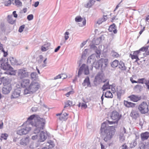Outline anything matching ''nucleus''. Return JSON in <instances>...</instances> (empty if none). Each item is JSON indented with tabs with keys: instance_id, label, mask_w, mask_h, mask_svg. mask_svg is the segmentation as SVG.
Instances as JSON below:
<instances>
[{
	"instance_id": "nucleus-1",
	"label": "nucleus",
	"mask_w": 149,
	"mask_h": 149,
	"mask_svg": "<svg viewBox=\"0 0 149 149\" xmlns=\"http://www.w3.org/2000/svg\"><path fill=\"white\" fill-rule=\"evenodd\" d=\"M45 124V120L42 118L37 117L34 119V121L30 123L29 126H34L35 127L34 130V134L38 133L41 130L44 129Z\"/></svg>"
},
{
	"instance_id": "nucleus-2",
	"label": "nucleus",
	"mask_w": 149,
	"mask_h": 149,
	"mask_svg": "<svg viewBox=\"0 0 149 149\" xmlns=\"http://www.w3.org/2000/svg\"><path fill=\"white\" fill-rule=\"evenodd\" d=\"M115 125L109 126L104 132L101 133L105 142L110 140L113 137L115 133Z\"/></svg>"
},
{
	"instance_id": "nucleus-3",
	"label": "nucleus",
	"mask_w": 149,
	"mask_h": 149,
	"mask_svg": "<svg viewBox=\"0 0 149 149\" xmlns=\"http://www.w3.org/2000/svg\"><path fill=\"white\" fill-rule=\"evenodd\" d=\"M108 65L107 59H101L96 62H95L93 65L96 69L101 68L102 71L104 70Z\"/></svg>"
},
{
	"instance_id": "nucleus-4",
	"label": "nucleus",
	"mask_w": 149,
	"mask_h": 149,
	"mask_svg": "<svg viewBox=\"0 0 149 149\" xmlns=\"http://www.w3.org/2000/svg\"><path fill=\"white\" fill-rule=\"evenodd\" d=\"M0 66L2 69L5 70H13V68L8 64V59L6 60L4 58H2L0 60Z\"/></svg>"
},
{
	"instance_id": "nucleus-5",
	"label": "nucleus",
	"mask_w": 149,
	"mask_h": 149,
	"mask_svg": "<svg viewBox=\"0 0 149 149\" xmlns=\"http://www.w3.org/2000/svg\"><path fill=\"white\" fill-rule=\"evenodd\" d=\"M30 73L29 72L27 71L26 68H23L18 70L17 75L18 77L22 79L25 77H28Z\"/></svg>"
},
{
	"instance_id": "nucleus-6",
	"label": "nucleus",
	"mask_w": 149,
	"mask_h": 149,
	"mask_svg": "<svg viewBox=\"0 0 149 149\" xmlns=\"http://www.w3.org/2000/svg\"><path fill=\"white\" fill-rule=\"evenodd\" d=\"M31 129V127L29 126V125L27 124L25 126V124H24L23 126H22L21 129L17 131V134L20 135L26 134H27Z\"/></svg>"
},
{
	"instance_id": "nucleus-7",
	"label": "nucleus",
	"mask_w": 149,
	"mask_h": 149,
	"mask_svg": "<svg viewBox=\"0 0 149 149\" xmlns=\"http://www.w3.org/2000/svg\"><path fill=\"white\" fill-rule=\"evenodd\" d=\"M138 109L139 111L142 114L148 113L149 110L148 105L144 102H143L139 105Z\"/></svg>"
},
{
	"instance_id": "nucleus-8",
	"label": "nucleus",
	"mask_w": 149,
	"mask_h": 149,
	"mask_svg": "<svg viewBox=\"0 0 149 149\" xmlns=\"http://www.w3.org/2000/svg\"><path fill=\"white\" fill-rule=\"evenodd\" d=\"M111 118L113 120H115V121H108L109 123H111L112 124H117L118 121L119 120L120 118V116L119 113L115 111H113L110 115Z\"/></svg>"
},
{
	"instance_id": "nucleus-9",
	"label": "nucleus",
	"mask_w": 149,
	"mask_h": 149,
	"mask_svg": "<svg viewBox=\"0 0 149 149\" xmlns=\"http://www.w3.org/2000/svg\"><path fill=\"white\" fill-rule=\"evenodd\" d=\"M29 88L31 93H33L37 91L40 87L39 84L36 82H32L29 86Z\"/></svg>"
},
{
	"instance_id": "nucleus-10",
	"label": "nucleus",
	"mask_w": 149,
	"mask_h": 149,
	"mask_svg": "<svg viewBox=\"0 0 149 149\" xmlns=\"http://www.w3.org/2000/svg\"><path fill=\"white\" fill-rule=\"evenodd\" d=\"M21 88H17L14 89L12 92L11 96V98H18L20 95Z\"/></svg>"
},
{
	"instance_id": "nucleus-11",
	"label": "nucleus",
	"mask_w": 149,
	"mask_h": 149,
	"mask_svg": "<svg viewBox=\"0 0 149 149\" xmlns=\"http://www.w3.org/2000/svg\"><path fill=\"white\" fill-rule=\"evenodd\" d=\"M95 56V54H93L89 57L87 59V64L88 65H90L92 67V69L93 68V65L96 60Z\"/></svg>"
},
{
	"instance_id": "nucleus-12",
	"label": "nucleus",
	"mask_w": 149,
	"mask_h": 149,
	"mask_svg": "<svg viewBox=\"0 0 149 149\" xmlns=\"http://www.w3.org/2000/svg\"><path fill=\"white\" fill-rule=\"evenodd\" d=\"M39 134L38 142H42L45 141L47 138V135L46 133L43 131L40 132Z\"/></svg>"
},
{
	"instance_id": "nucleus-13",
	"label": "nucleus",
	"mask_w": 149,
	"mask_h": 149,
	"mask_svg": "<svg viewBox=\"0 0 149 149\" xmlns=\"http://www.w3.org/2000/svg\"><path fill=\"white\" fill-rule=\"evenodd\" d=\"M12 89L11 84H8L7 85H4L2 88V93L4 94H7L10 93Z\"/></svg>"
},
{
	"instance_id": "nucleus-14",
	"label": "nucleus",
	"mask_w": 149,
	"mask_h": 149,
	"mask_svg": "<svg viewBox=\"0 0 149 149\" xmlns=\"http://www.w3.org/2000/svg\"><path fill=\"white\" fill-rule=\"evenodd\" d=\"M1 83H2L4 86L8 84H11L10 83V80L7 77H2L0 78Z\"/></svg>"
},
{
	"instance_id": "nucleus-15",
	"label": "nucleus",
	"mask_w": 149,
	"mask_h": 149,
	"mask_svg": "<svg viewBox=\"0 0 149 149\" xmlns=\"http://www.w3.org/2000/svg\"><path fill=\"white\" fill-rule=\"evenodd\" d=\"M102 74L98 73L97 76L95 77L94 80L95 84H96L97 83H100L102 81Z\"/></svg>"
},
{
	"instance_id": "nucleus-16",
	"label": "nucleus",
	"mask_w": 149,
	"mask_h": 149,
	"mask_svg": "<svg viewBox=\"0 0 149 149\" xmlns=\"http://www.w3.org/2000/svg\"><path fill=\"white\" fill-rule=\"evenodd\" d=\"M108 124L111 125L112 124L111 123H110V124L109 123L108 121L107 122H105L102 124L100 129L101 133L106 130L107 128L109 126H108V127H107Z\"/></svg>"
},
{
	"instance_id": "nucleus-17",
	"label": "nucleus",
	"mask_w": 149,
	"mask_h": 149,
	"mask_svg": "<svg viewBox=\"0 0 149 149\" xmlns=\"http://www.w3.org/2000/svg\"><path fill=\"white\" fill-rule=\"evenodd\" d=\"M130 116L132 118L136 119L139 117V114L137 111L133 110L130 114Z\"/></svg>"
},
{
	"instance_id": "nucleus-18",
	"label": "nucleus",
	"mask_w": 149,
	"mask_h": 149,
	"mask_svg": "<svg viewBox=\"0 0 149 149\" xmlns=\"http://www.w3.org/2000/svg\"><path fill=\"white\" fill-rule=\"evenodd\" d=\"M149 47V46H146V47H142L139 50L134 51L133 53V54L137 55L140 53L141 51L146 52L147 51Z\"/></svg>"
},
{
	"instance_id": "nucleus-19",
	"label": "nucleus",
	"mask_w": 149,
	"mask_h": 149,
	"mask_svg": "<svg viewBox=\"0 0 149 149\" xmlns=\"http://www.w3.org/2000/svg\"><path fill=\"white\" fill-rule=\"evenodd\" d=\"M137 81L138 83L145 84L147 87V88L149 89V80L147 81L145 78H142L139 79Z\"/></svg>"
},
{
	"instance_id": "nucleus-20",
	"label": "nucleus",
	"mask_w": 149,
	"mask_h": 149,
	"mask_svg": "<svg viewBox=\"0 0 149 149\" xmlns=\"http://www.w3.org/2000/svg\"><path fill=\"white\" fill-rule=\"evenodd\" d=\"M29 142V137L26 136L22 138L20 141V143L21 145H26Z\"/></svg>"
},
{
	"instance_id": "nucleus-21",
	"label": "nucleus",
	"mask_w": 149,
	"mask_h": 149,
	"mask_svg": "<svg viewBox=\"0 0 149 149\" xmlns=\"http://www.w3.org/2000/svg\"><path fill=\"white\" fill-rule=\"evenodd\" d=\"M149 137V133L148 132H145L142 133L141 134V137L142 140L144 141L147 139Z\"/></svg>"
},
{
	"instance_id": "nucleus-22",
	"label": "nucleus",
	"mask_w": 149,
	"mask_h": 149,
	"mask_svg": "<svg viewBox=\"0 0 149 149\" xmlns=\"http://www.w3.org/2000/svg\"><path fill=\"white\" fill-rule=\"evenodd\" d=\"M30 83L29 79H23L21 84V85L23 88L26 87L29 85Z\"/></svg>"
},
{
	"instance_id": "nucleus-23",
	"label": "nucleus",
	"mask_w": 149,
	"mask_h": 149,
	"mask_svg": "<svg viewBox=\"0 0 149 149\" xmlns=\"http://www.w3.org/2000/svg\"><path fill=\"white\" fill-rule=\"evenodd\" d=\"M10 61L12 65H19L21 63H19L15 58L11 57L9 58Z\"/></svg>"
},
{
	"instance_id": "nucleus-24",
	"label": "nucleus",
	"mask_w": 149,
	"mask_h": 149,
	"mask_svg": "<svg viewBox=\"0 0 149 149\" xmlns=\"http://www.w3.org/2000/svg\"><path fill=\"white\" fill-rule=\"evenodd\" d=\"M129 97L130 98L131 100L134 102H137L141 99V97L137 96L132 95L130 96Z\"/></svg>"
},
{
	"instance_id": "nucleus-25",
	"label": "nucleus",
	"mask_w": 149,
	"mask_h": 149,
	"mask_svg": "<svg viewBox=\"0 0 149 149\" xmlns=\"http://www.w3.org/2000/svg\"><path fill=\"white\" fill-rule=\"evenodd\" d=\"M86 84L87 87H91L90 82L89 80V79L88 77H87L84 81V82L82 83V85L84 86Z\"/></svg>"
},
{
	"instance_id": "nucleus-26",
	"label": "nucleus",
	"mask_w": 149,
	"mask_h": 149,
	"mask_svg": "<svg viewBox=\"0 0 149 149\" xmlns=\"http://www.w3.org/2000/svg\"><path fill=\"white\" fill-rule=\"evenodd\" d=\"M95 1V0H89L84 6L86 8H90L94 4Z\"/></svg>"
},
{
	"instance_id": "nucleus-27",
	"label": "nucleus",
	"mask_w": 149,
	"mask_h": 149,
	"mask_svg": "<svg viewBox=\"0 0 149 149\" xmlns=\"http://www.w3.org/2000/svg\"><path fill=\"white\" fill-rule=\"evenodd\" d=\"M125 105L128 107H135V104L127 101H125L124 102Z\"/></svg>"
},
{
	"instance_id": "nucleus-28",
	"label": "nucleus",
	"mask_w": 149,
	"mask_h": 149,
	"mask_svg": "<svg viewBox=\"0 0 149 149\" xmlns=\"http://www.w3.org/2000/svg\"><path fill=\"white\" fill-rule=\"evenodd\" d=\"M85 66V64H83L81 67L79 68L78 73L77 77H79L83 73V69L84 67Z\"/></svg>"
},
{
	"instance_id": "nucleus-29",
	"label": "nucleus",
	"mask_w": 149,
	"mask_h": 149,
	"mask_svg": "<svg viewBox=\"0 0 149 149\" xmlns=\"http://www.w3.org/2000/svg\"><path fill=\"white\" fill-rule=\"evenodd\" d=\"M36 118H37V117H36L34 115L31 116L28 118V120L27 121V124L29 125V124H30V123L31 122L32 123L33 121H34V119Z\"/></svg>"
},
{
	"instance_id": "nucleus-30",
	"label": "nucleus",
	"mask_w": 149,
	"mask_h": 149,
	"mask_svg": "<svg viewBox=\"0 0 149 149\" xmlns=\"http://www.w3.org/2000/svg\"><path fill=\"white\" fill-rule=\"evenodd\" d=\"M111 22H114L116 23L117 24H118V23L119 26H120L121 24L120 21L118 19V18L116 17V16H115L113 17L112 18Z\"/></svg>"
},
{
	"instance_id": "nucleus-31",
	"label": "nucleus",
	"mask_w": 149,
	"mask_h": 149,
	"mask_svg": "<svg viewBox=\"0 0 149 149\" xmlns=\"http://www.w3.org/2000/svg\"><path fill=\"white\" fill-rule=\"evenodd\" d=\"M110 86H111L109 84V81H108L106 83L103 85L102 89H103V91H104L106 89H110Z\"/></svg>"
},
{
	"instance_id": "nucleus-32",
	"label": "nucleus",
	"mask_w": 149,
	"mask_h": 149,
	"mask_svg": "<svg viewBox=\"0 0 149 149\" xmlns=\"http://www.w3.org/2000/svg\"><path fill=\"white\" fill-rule=\"evenodd\" d=\"M119 68L122 70H125L126 67L125 66V64L122 61H120L119 64Z\"/></svg>"
},
{
	"instance_id": "nucleus-33",
	"label": "nucleus",
	"mask_w": 149,
	"mask_h": 149,
	"mask_svg": "<svg viewBox=\"0 0 149 149\" xmlns=\"http://www.w3.org/2000/svg\"><path fill=\"white\" fill-rule=\"evenodd\" d=\"M104 96L107 98H112L113 97V95L110 91H107L105 93Z\"/></svg>"
},
{
	"instance_id": "nucleus-34",
	"label": "nucleus",
	"mask_w": 149,
	"mask_h": 149,
	"mask_svg": "<svg viewBox=\"0 0 149 149\" xmlns=\"http://www.w3.org/2000/svg\"><path fill=\"white\" fill-rule=\"evenodd\" d=\"M146 143L140 142L139 143L138 149H145L146 146Z\"/></svg>"
},
{
	"instance_id": "nucleus-35",
	"label": "nucleus",
	"mask_w": 149,
	"mask_h": 149,
	"mask_svg": "<svg viewBox=\"0 0 149 149\" xmlns=\"http://www.w3.org/2000/svg\"><path fill=\"white\" fill-rule=\"evenodd\" d=\"M118 64V61L117 60H115L111 63V65L113 68H114L117 67Z\"/></svg>"
},
{
	"instance_id": "nucleus-36",
	"label": "nucleus",
	"mask_w": 149,
	"mask_h": 149,
	"mask_svg": "<svg viewBox=\"0 0 149 149\" xmlns=\"http://www.w3.org/2000/svg\"><path fill=\"white\" fill-rule=\"evenodd\" d=\"M83 70H84V74L85 75L88 74L89 73V70L88 65L86 66L85 65V66Z\"/></svg>"
},
{
	"instance_id": "nucleus-37",
	"label": "nucleus",
	"mask_w": 149,
	"mask_h": 149,
	"mask_svg": "<svg viewBox=\"0 0 149 149\" xmlns=\"http://www.w3.org/2000/svg\"><path fill=\"white\" fill-rule=\"evenodd\" d=\"M8 21L10 24H13L15 21L12 19V15H8Z\"/></svg>"
},
{
	"instance_id": "nucleus-38",
	"label": "nucleus",
	"mask_w": 149,
	"mask_h": 149,
	"mask_svg": "<svg viewBox=\"0 0 149 149\" xmlns=\"http://www.w3.org/2000/svg\"><path fill=\"white\" fill-rule=\"evenodd\" d=\"M37 77L36 72H32L31 74V78L33 80H35Z\"/></svg>"
},
{
	"instance_id": "nucleus-39",
	"label": "nucleus",
	"mask_w": 149,
	"mask_h": 149,
	"mask_svg": "<svg viewBox=\"0 0 149 149\" xmlns=\"http://www.w3.org/2000/svg\"><path fill=\"white\" fill-rule=\"evenodd\" d=\"M68 115V114L65 113L62 115H61V116L59 118V119L60 120H65L66 118H65V117L67 116Z\"/></svg>"
},
{
	"instance_id": "nucleus-40",
	"label": "nucleus",
	"mask_w": 149,
	"mask_h": 149,
	"mask_svg": "<svg viewBox=\"0 0 149 149\" xmlns=\"http://www.w3.org/2000/svg\"><path fill=\"white\" fill-rule=\"evenodd\" d=\"M39 109L38 108L37 105L35 106L34 107H32L31 109V111L32 112H36L39 111Z\"/></svg>"
},
{
	"instance_id": "nucleus-41",
	"label": "nucleus",
	"mask_w": 149,
	"mask_h": 149,
	"mask_svg": "<svg viewBox=\"0 0 149 149\" xmlns=\"http://www.w3.org/2000/svg\"><path fill=\"white\" fill-rule=\"evenodd\" d=\"M116 28V26L115 24L113 23L111 25L109 28V30L110 32H112L113 30Z\"/></svg>"
},
{
	"instance_id": "nucleus-42",
	"label": "nucleus",
	"mask_w": 149,
	"mask_h": 149,
	"mask_svg": "<svg viewBox=\"0 0 149 149\" xmlns=\"http://www.w3.org/2000/svg\"><path fill=\"white\" fill-rule=\"evenodd\" d=\"M120 141L121 142H123L125 140V137L123 133H120L119 136Z\"/></svg>"
},
{
	"instance_id": "nucleus-43",
	"label": "nucleus",
	"mask_w": 149,
	"mask_h": 149,
	"mask_svg": "<svg viewBox=\"0 0 149 149\" xmlns=\"http://www.w3.org/2000/svg\"><path fill=\"white\" fill-rule=\"evenodd\" d=\"M143 86L139 85H136L134 87L135 90L136 91H140L142 89Z\"/></svg>"
},
{
	"instance_id": "nucleus-44",
	"label": "nucleus",
	"mask_w": 149,
	"mask_h": 149,
	"mask_svg": "<svg viewBox=\"0 0 149 149\" xmlns=\"http://www.w3.org/2000/svg\"><path fill=\"white\" fill-rule=\"evenodd\" d=\"M95 52L97 54V55H96L95 54V56L97 58H99L100 57V54L101 53V51L100 49H97L96 50H95Z\"/></svg>"
},
{
	"instance_id": "nucleus-45",
	"label": "nucleus",
	"mask_w": 149,
	"mask_h": 149,
	"mask_svg": "<svg viewBox=\"0 0 149 149\" xmlns=\"http://www.w3.org/2000/svg\"><path fill=\"white\" fill-rule=\"evenodd\" d=\"M14 3L16 6H21L22 5V2L19 0H15L14 1Z\"/></svg>"
},
{
	"instance_id": "nucleus-46",
	"label": "nucleus",
	"mask_w": 149,
	"mask_h": 149,
	"mask_svg": "<svg viewBox=\"0 0 149 149\" xmlns=\"http://www.w3.org/2000/svg\"><path fill=\"white\" fill-rule=\"evenodd\" d=\"M75 20L76 22H80L82 21L83 19L81 16H78L75 17Z\"/></svg>"
},
{
	"instance_id": "nucleus-47",
	"label": "nucleus",
	"mask_w": 149,
	"mask_h": 149,
	"mask_svg": "<svg viewBox=\"0 0 149 149\" xmlns=\"http://www.w3.org/2000/svg\"><path fill=\"white\" fill-rule=\"evenodd\" d=\"M39 133L35 134H36L34 135H33L32 136L31 139L33 140L37 139L38 141V138H39Z\"/></svg>"
},
{
	"instance_id": "nucleus-48",
	"label": "nucleus",
	"mask_w": 149,
	"mask_h": 149,
	"mask_svg": "<svg viewBox=\"0 0 149 149\" xmlns=\"http://www.w3.org/2000/svg\"><path fill=\"white\" fill-rule=\"evenodd\" d=\"M111 54L112 56L115 57H119V55L116 52L112 51L111 52Z\"/></svg>"
},
{
	"instance_id": "nucleus-49",
	"label": "nucleus",
	"mask_w": 149,
	"mask_h": 149,
	"mask_svg": "<svg viewBox=\"0 0 149 149\" xmlns=\"http://www.w3.org/2000/svg\"><path fill=\"white\" fill-rule=\"evenodd\" d=\"M31 93V91H30L29 87L28 88H26L24 90V94L25 95H27L28 94H30Z\"/></svg>"
},
{
	"instance_id": "nucleus-50",
	"label": "nucleus",
	"mask_w": 149,
	"mask_h": 149,
	"mask_svg": "<svg viewBox=\"0 0 149 149\" xmlns=\"http://www.w3.org/2000/svg\"><path fill=\"white\" fill-rule=\"evenodd\" d=\"M123 91L121 90H117V95L118 97H120L121 94L123 93Z\"/></svg>"
},
{
	"instance_id": "nucleus-51",
	"label": "nucleus",
	"mask_w": 149,
	"mask_h": 149,
	"mask_svg": "<svg viewBox=\"0 0 149 149\" xmlns=\"http://www.w3.org/2000/svg\"><path fill=\"white\" fill-rule=\"evenodd\" d=\"M69 33L68 32L66 31L65 32L64 34V38L65 39V40H67L68 38L69 37L68 36L69 35Z\"/></svg>"
},
{
	"instance_id": "nucleus-52",
	"label": "nucleus",
	"mask_w": 149,
	"mask_h": 149,
	"mask_svg": "<svg viewBox=\"0 0 149 149\" xmlns=\"http://www.w3.org/2000/svg\"><path fill=\"white\" fill-rule=\"evenodd\" d=\"M25 27V25H23L21 26L19 28L18 31L19 32H22L23 31V29H24Z\"/></svg>"
},
{
	"instance_id": "nucleus-53",
	"label": "nucleus",
	"mask_w": 149,
	"mask_h": 149,
	"mask_svg": "<svg viewBox=\"0 0 149 149\" xmlns=\"http://www.w3.org/2000/svg\"><path fill=\"white\" fill-rule=\"evenodd\" d=\"M33 16L32 14H30L27 16V19L29 20H31L33 19Z\"/></svg>"
},
{
	"instance_id": "nucleus-54",
	"label": "nucleus",
	"mask_w": 149,
	"mask_h": 149,
	"mask_svg": "<svg viewBox=\"0 0 149 149\" xmlns=\"http://www.w3.org/2000/svg\"><path fill=\"white\" fill-rule=\"evenodd\" d=\"M8 136V134H2L1 136V137L4 139L6 140V139L7 137Z\"/></svg>"
},
{
	"instance_id": "nucleus-55",
	"label": "nucleus",
	"mask_w": 149,
	"mask_h": 149,
	"mask_svg": "<svg viewBox=\"0 0 149 149\" xmlns=\"http://www.w3.org/2000/svg\"><path fill=\"white\" fill-rule=\"evenodd\" d=\"M103 22H104L103 18H100L98 20L97 22V23L98 24H101Z\"/></svg>"
},
{
	"instance_id": "nucleus-56",
	"label": "nucleus",
	"mask_w": 149,
	"mask_h": 149,
	"mask_svg": "<svg viewBox=\"0 0 149 149\" xmlns=\"http://www.w3.org/2000/svg\"><path fill=\"white\" fill-rule=\"evenodd\" d=\"M48 49V48H47L45 47L44 46V45L41 47V51L43 52L46 51Z\"/></svg>"
},
{
	"instance_id": "nucleus-57",
	"label": "nucleus",
	"mask_w": 149,
	"mask_h": 149,
	"mask_svg": "<svg viewBox=\"0 0 149 149\" xmlns=\"http://www.w3.org/2000/svg\"><path fill=\"white\" fill-rule=\"evenodd\" d=\"M61 78H62L63 79H65L67 77V75L65 73L61 74Z\"/></svg>"
},
{
	"instance_id": "nucleus-58",
	"label": "nucleus",
	"mask_w": 149,
	"mask_h": 149,
	"mask_svg": "<svg viewBox=\"0 0 149 149\" xmlns=\"http://www.w3.org/2000/svg\"><path fill=\"white\" fill-rule=\"evenodd\" d=\"M130 56L131 57L132 59H136L138 56L137 55H135L134 54L133 55L130 54Z\"/></svg>"
},
{
	"instance_id": "nucleus-59",
	"label": "nucleus",
	"mask_w": 149,
	"mask_h": 149,
	"mask_svg": "<svg viewBox=\"0 0 149 149\" xmlns=\"http://www.w3.org/2000/svg\"><path fill=\"white\" fill-rule=\"evenodd\" d=\"M43 45L47 48H48V47L50 45V43L49 42H47L44 44Z\"/></svg>"
},
{
	"instance_id": "nucleus-60",
	"label": "nucleus",
	"mask_w": 149,
	"mask_h": 149,
	"mask_svg": "<svg viewBox=\"0 0 149 149\" xmlns=\"http://www.w3.org/2000/svg\"><path fill=\"white\" fill-rule=\"evenodd\" d=\"M74 93V92L72 91H70L68 92L65 95L67 97H68L70 94H72Z\"/></svg>"
},
{
	"instance_id": "nucleus-61",
	"label": "nucleus",
	"mask_w": 149,
	"mask_h": 149,
	"mask_svg": "<svg viewBox=\"0 0 149 149\" xmlns=\"http://www.w3.org/2000/svg\"><path fill=\"white\" fill-rule=\"evenodd\" d=\"M95 44L96 45H98L101 42L100 40H98V38H97L96 40H95Z\"/></svg>"
},
{
	"instance_id": "nucleus-62",
	"label": "nucleus",
	"mask_w": 149,
	"mask_h": 149,
	"mask_svg": "<svg viewBox=\"0 0 149 149\" xmlns=\"http://www.w3.org/2000/svg\"><path fill=\"white\" fill-rule=\"evenodd\" d=\"M91 49H92L95 50L97 49V47L94 45H91Z\"/></svg>"
},
{
	"instance_id": "nucleus-63",
	"label": "nucleus",
	"mask_w": 149,
	"mask_h": 149,
	"mask_svg": "<svg viewBox=\"0 0 149 149\" xmlns=\"http://www.w3.org/2000/svg\"><path fill=\"white\" fill-rule=\"evenodd\" d=\"M13 15L14 17L15 18H17V15L16 13V11H14L13 13Z\"/></svg>"
},
{
	"instance_id": "nucleus-64",
	"label": "nucleus",
	"mask_w": 149,
	"mask_h": 149,
	"mask_svg": "<svg viewBox=\"0 0 149 149\" xmlns=\"http://www.w3.org/2000/svg\"><path fill=\"white\" fill-rule=\"evenodd\" d=\"M65 106L64 107V108L67 107L69 106H70V104L69 103H68V101H67L65 103Z\"/></svg>"
}]
</instances>
